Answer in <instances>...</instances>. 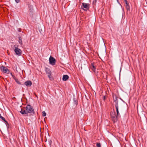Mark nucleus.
<instances>
[{"mask_svg": "<svg viewBox=\"0 0 147 147\" xmlns=\"http://www.w3.org/2000/svg\"><path fill=\"white\" fill-rule=\"evenodd\" d=\"M74 102H75V103L76 105L77 104V102L76 101V100H74Z\"/></svg>", "mask_w": 147, "mask_h": 147, "instance_id": "obj_20", "label": "nucleus"}, {"mask_svg": "<svg viewBox=\"0 0 147 147\" xmlns=\"http://www.w3.org/2000/svg\"><path fill=\"white\" fill-rule=\"evenodd\" d=\"M89 7V3H82V8L84 10L86 11L88 9Z\"/></svg>", "mask_w": 147, "mask_h": 147, "instance_id": "obj_5", "label": "nucleus"}, {"mask_svg": "<svg viewBox=\"0 0 147 147\" xmlns=\"http://www.w3.org/2000/svg\"><path fill=\"white\" fill-rule=\"evenodd\" d=\"M26 110L21 109L20 113L22 114H27L28 113H33L34 112V109L30 105H28L26 107Z\"/></svg>", "mask_w": 147, "mask_h": 147, "instance_id": "obj_2", "label": "nucleus"}, {"mask_svg": "<svg viewBox=\"0 0 147 147\" xmlns=\"http://www.w3.org/2000/svg\"><path fill=\"white\" fill-rule=\"evenodd\" d=\"M50 63L52 65H54L55 64L56 60L55 59L51 56H50L49 59Z\"/></svg>", "mask_w": 147, "mask_h": 147, "instance_id": "obj_7", "label": "nucleus"}, {"mask_svg": "<svg viewBox=\"0 0 147 147\" xmlns=\"http://www.w3.org/2000/svg\"><path fill=\"white\" fill-rule=\"evenodd\" d=\"M7 53H8V51H7Z\"/></svg>", "mask_w": 147, "mask_h": 147, "instance_id": "obj_24", "label": "nucleus"}, {"mask_svg": "<svg viewBox=\"0 0 147 147\" xmlns=\"http://www.w3.org/2000/svg\"><path fill=\"white\" fill-rule=\"evenodd\" d=\"M11 75L13 77V78L15 80L16 82V83L19 84H21L20 82L18 80V79H17L14 75H13L11 73H10Z\"/></svg>", "mask_w": 147, "mask_h": 147, "instance_id": "obj_8", "label": "nucleus"}, {"mask_svg": "<svg viewBox=\"0 0 147 147\" xmlns=\"http://www.w3.org/2000/svg\"><path fill=\"white\" fill-rule=\"evenodd\" d=\"M69 78V76L67 75H64L63 76V81H65Z\"/></svg>", "mask_w": 147, "mask_h": 147, "instance_id": "obj_10", "label": "nucleus"}, {"mask_svg": "<svg viewBox=\"0 0 147 147\" xmlns=\"http://www.w3.org/2000/svg\"><path fill=\"white\" fill-rule=\"evenodd\" d=\"M29 10L30 11V12L32 13V12L33 10V8L32 7V6H30L29 7Z\"/></svg>", "mask_w": 147, "mask_h": 147, "instance_id": "obj_15", "label": "nucleus"}, {"mask_svg": "<svg viewBox=\"0 0 147 147\" xmlns=\"http://www.w3.org/2000/svg\"><path fill=\"white\" fill-rule=\"evenodd\" d=\"M0 118H1L4 121H5V119L1 116V115L0 114Z\"/></svg>", "mask_w": 147, "mask_h": 147, "instance_id": "obj_17", "label": "nucleus"}, {"mask_svg": "<svg viewBox=\"0 0 147 147\" xmlns=\"http://www.w3.org/2000/svg\"><path fill=\"white\" fill-rule=\"evenodd\" d=\"M1 69L4 73L9 74L10 73L9 70L7 67L3 66L1 67Z\"/></svg>", "mask_w": 147, "mask_h": 147, "instance_id": "obj_6", "label": "nucleus"}, {"mask_svg": "<svg viewBox=\"0 0 147 147\" xmlns=\"http://www.w3.org/2000/svg\"><path fill=\"white\" fill-rule=\"evenodd\" d=\"M19 42L20 44L21 45H22V38L20 37H19Z\"/></svg>", "mask_w": 147, "mask_h": 147, "instance_id": "obj_13", "label": "nucleus"}, {"mask_svg": "<svg viewBox=\"0 0 147 147\" xmlns=\"http://www.w3.org/2000/svg\"><path fill=\"white\" fill-rule=\"evenodd\" d=\"M105 100V97L104 96V100Z\"/></svg>", "mask_w": 147, "mask_h": 147, "instance_id": "obj_21", "label": "nucleus"}, {"mask_svg": "<svg viewBox=\"0 0 147 147\" xmlns=\"http://www.w3.org/2000/svg\"><path fill=\"white\" fill-rule=\"evenodd\" d=\"M18 45H15L14 46V50L16 55H21L22 52L21 50L18 48Z\"/></svg>", "mask_w": 147, "mask_h": 147, "instance_id": "obj_3", "label": "nucleus"}, {"mask_svg": "<svg viewBox=\"0 0 147 147\" xmlns=\"http://www.w3.org/2000/svg\"><path fill=\"white\" fill-rule=\"evenodd\" d=\"M36 97H37V96L36 95Z\"/></svg>", "mask_w": 147, "mask_h": 147, "instance_id": "obj_22", "label": "nucleus"}, {"mask_svg": "<svg viewBox=\"0 0 147 147\" xmlns=\"http://www.w3.org/2000/svg\"><path fill=\"white\" fill-rule=\"evenodd\" d=\"M91 68L93 71H94V72L95 71V68L94 66L93 65H92Z\"/></svg>", "mask_w": 147, "mask_h": 147, "instance_id": "obj_14", "label": "nucleus"}, {"mask_svg": "<svg viewBox=\"0 0 147 147\" xmlns=\"http://www.w3.org/2000/svg\"><path fill=\"white\" fill-rule=\"evenodd\" d=\"M24 84L27 86H30L32 85V83L30 81L28 80L25 82Z\"/></svg>", "mask_w": 147, "mask_h": 147, "instance_id": "obj_9", "label": "nucleus"}, {"mask_svg": "<svg viewBox=\"0 0 147 147\" xmlns=\"http://www.w3.org/2000/svg\"><path fill=\"white\" fill-rule=\"evenodd\" d=\"M20 1H15L17 3H18L20 2Z\"/></svg>", "mask_w": 147, "mask_h": 147, "instance_id": "obj_19", "label": "nucleus"}, {"mask_svg": "<svg viewBox=\"0 0 147 147\" xmlns=\"http://www.w3.org/2000/svg\"><path fill=\"white\" fill-rule=\"evenodd\" d=\"M117 97L115 95L113 96V99L115 103V102H116V103H117L116 105H117V102L119 101V100H117Z\"/></svg>", "mask_w": 147, "mask_h": 147, "instance_id": "obj_11", "label": "nucleus"}, {"mask_svg": "<svg viewBox=\"0 0 147 147\" xmlns=\"http://www.w3.org/2000/svg\"><path fill=\"white\" fill-rule=\"evenodd\" d=\"M7 53H8V51H7Z\"/></svg>", "mask_w": 147, "mask_h": 147, "instance_id": "obj_23", "label": "nucleus"}, {"mask_svg": "<svg viewBox=\"0 0 147 147\" xmlns=\"http://www.w3.org/2000/svg\"><path fill=\"white\" fill-rule=\"evenodd\" d=\"M45 71L48 75V77L49 78L50 80H52L53 79V78L52 76H51V72L50 71V69L48 68H46L45 69Z\"/></svg>", "mask_w": 147, "mask_h": 147, "instance_id": "obj_4", "label": "nucleus"}, {"mask_svg": "<svg viewBox=\"0 0 147 147\" xmlns=\"http://www.w3.org/2000/svg\"><path fill=\"white\" fill-rule=\"evenodd\" d=\"M96 146L97 147H101L100 144V143H97L96 144Z\"/></svg>", "mask_w": 147, "mask_h": 147, "instance_id": "obj_18", "label": "nucleus"}, {"mask_svg": "<svg viewBox=\"0 0 147 147\" xmlns=\"http://www.w3.org/2000/svg\"><path fill=\"white\" fill-rule=\"evenodd\" d=\"M46 115V113L45 111H43L42 112V115L43 116H45Z\"/></svg>", "mask_w": 147, "mask_h": 147, "instance_id": "obj_16", "label": "nucleus"}, {"mask_svg": "<svg viewBox=\"0 0 147 147\" xmlns=\"http://www.w3.org/2000/svg\"><path fill=\"white\" fill-rule=\"evenodd\" d=\"M117 105H116V102L115 103V106L116 110L117 115L116 116V115H115L113 116H112V115H111V117L114 122H115L117 121V117L119 115V107L120 108H121L122 107V102L121 100L117 102Z\"/></svg>", "mask_w": 147, "mask_h": 147, "instance_id": "obj_1", "label": "nucleus"}, {"mask_svg": "<svg viewBox=\"0 0 147 147\" xmlns=\"http://www.w3.org/2000/svg\"><path fill=\"white\" fill-rule=\"evenodd\" d=\"M125 2L126 4V8L127 10H129V3L127 1H125Z\"/></svg>", "mask_w": 147, "mask_h": 147, "instance_id": "obj_12", "label": "nucleus"}]
</instances>
